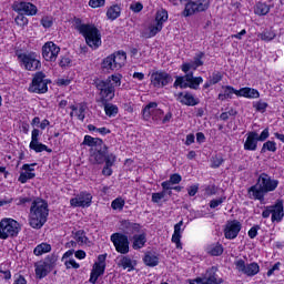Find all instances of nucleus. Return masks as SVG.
Here are the masks:
<instances>
[{
	"instance_id": "obj_1",
	"label": "nucleus",
	"mask_w": 284,
	"mask_h": 284,
	"mask_svg": "<svg viewBox=\"0 0 284 284\" xmlns=\"http://www.w3.org/2000/svg\"><path fill=\"white\" fill-rule=\"evenodd\" d=\"M276 187H278V180L272 179L267 173H261L255 185L247 190L248 199L263 203L265 201V194L274 192Z\"/></svg>"
},
{
	"instance_id": "obj_2",
	"label": "nucleus",
	"mask_w": 284,
	"mask_h": 284,
	"mask_svg": "<svg viewBox=\"0 0 284 284\" xmlns=\"http://www.w3.org/2000/svg\"><path fill=\"white\" fill-rule=\"evenodd\" d=\"M50 215V209L48 201L37 197L32 201L29 214V225L33 230H41L45 223H48V216Z\"/></svg>"
},
{
	"instance_id": "obj_3",
	"label": "nucleus",
	"mask_w": 284,
	"mask_h": 284,
	"mask_svg": "<svg viewBox=\"0 0 284 284\" xmlns=\"http://www.w3.org/2000/svg\"><path fill=\"white\" fill-rule=\"evenodd\" d=\"M75 30L84 37L87 45L97 50L101 45V31L94 24H85L81 19H75Z\"/></svg>"
},
{
	"instance_id": "obj_4",
	"label": "nucleus",
	"mask_w": 284,
	"mask_h": 284,
	"mask_svg": "<svg viewBox=\"0 0 284 284\" xmlns=\"http://www.w3.org/2000/svg\"><path fill=\"white\" fill-rule=\"evenodd\" d=\"M21 232V225L17 220L4 217L0 221V239L8 241V239H17Z\"/></svg>"
},
{
	"instance_id": "obj_5",
	"label": "nucleus",
	"mask_w": 284,
	"mask_h": 284,
	"mask_svg": "<svg viewBox=\"0 0 284 284\" xmlns=\"http://www.w3.org/2000/svg\"><path fill=\"white\" fill-rule=\"evenodd\" d=\"M128 54L125 51H118L108 55L101 63L102 70L105 72H114V70H121L125 65Z\"/></svg>"
},
{
	"instance_id": "obj_6",
	"label": "nucleus",
	"mask_w": 284,
	"mask_h": 284,
	"mask_svg": "<svg viewBox=\"0 0 284 284\" xmlns=\"http://www.w3.org/2000/svg\"><path fill=\"white\" fill-rule=\"evenodd\" d=\"M201 83H203V78H194V72H189L184 77L176 75L173 88H181V90H185L187 88L191 90H199Z\"/></svg>"
},
{
	"instance_id": "obj_7",
	"label": "nucleus",
	"mask_w": 284,
	"mask_h": 284,
	"mask_svg": "<svg viewBox=\"0 0 284 284\" xmlns=\"http://www.w3.org/2000/svg\"><path fill=\"white\" fill-rule=\"evenodd\" d=\"M48 83H52V80L48 79L44 72L38 71L33 74L32 81L29 85V92L34 94H45L48 92Z\"/></svg>"
},
{
	"instance_id": "obj_8",
	"label": "nucleus",
	"mask_w": 284,
	"mask_h": 284,
	"mask_svg": "<svg viewBox=\"0 0 284 284\" xmlns=\"http://www.w3.org/2000/svg\"><path fill=\"white\" fill-rule=\"evenodd\" d=\"M184 1V10H183V17H192V14H196V12H205L210 9V2H201L203 0H199L197 2H194L192 0H182Z\"/></svg>"
},
{
	"instance_id": "obj_9",
	"label": "nucleus",
	"mask_w": 284,
	"mask_h": 284,
	"mask_svg": "<svg viewBox=\"0 0 284 284\" xmlns=\"http://www.w3.org/2000/svg\"><path fill=\"white\" fill-rule=\"evenodd\" d=\"M97 90L100 91V94L102 97V102L105 101H112V98L114 97V84L108 78L106 80H98L95 81Z\"/></svg>"
},
{
	"instance_id": "obj_10",
	"label": "nucleus",
	"mask_w": 284,
	"mask_h": 284,
	"mask_svg": "<svg viewBox=\"0 0 284 284\" xmlns=\"http://www.w3.org/2000/svg\"><path fill=\"white\" fill-rule=\"evenodd\" d=\"M111 241L119 254H128V252H130V240H128V235L113 233L111 235Z\"/></svg>"
},
{
	"instance_id": "obj_11",
	"label": "nucleus",
	"mask_w": 284,
	"mask_h": 284,
	"mask_svg": "<svg viewBox=\"0 0 284 284\" xmlns=\"http://www.w3.org/2000/svg\"><path fill=\"white\" fill-rule=\"evenodd\" d=\"M173 81L172 75L165 71H155L151 74L153 88H165V85H170Z\"/></svg>"
},
{
	"instance_id": "obj_12",
	"label": "nucleus",
	"mask_w": 284,
	"mask_h": 284,
	"mask_svg": "<svg viewBox=\"0 0 284 284\" xmlns=\"http://www.w3.org/2000/svg\"><path fill=\"white\" fill-rule=\"evenodd\" d=\"M39 136H41V131L39 129H33L31 132V142L29 144L30 150H33V152H37L38 154L41 152L52 153V149L39 142Z\"/></svg>"
},
{
	"instance_id": "obj_13",
	"label": "nucleus",
	"mask_w": 284,
	"mask_h": 284,
	"mask_svg": "<svg viewBox=\"0 0 284 284\" xmlns=\"http://www.w3.org/2000/svg\"><path fill=\"white\" fill-rule=\"evenodd\" d=\"M216 272H219V268L216 266L210 267L205 272L203 277H196L195 278V283H200V284H222L223 278L219 277Z\"/></svg>"
},
{
	"instance_id": "obj_14",
	"label": "nucleus",
	"mask_w": 284,
	"mask_h": 284,
	"mask_svg": "<svg viewBox=\"0 0 284 284\" xmlns=\"http://www.w3.org/2000/svg\"><path fill=\"white\" fill-rule=\"evenodd\" d=\"M235 268L237 272H241L242 274H245L246 276H256L261 272V266H258V263H250L245 264L243 260H237L235 262Z\"/></svg>"
},
{
	"instance_id": "obj_15",
	"label": "nucleus",
	"mask_w": 284,
	"mask_h": 284,
	"mask_svg": "<svg viewBox=\"0 0 284 284\" xmlns=\"http://www.w3.org/2000/svg\"><path fill=\"white\" fill-rule=\"evenodd\" d=\"M19 59L23 63L26 70H29L30 72H34V70L41 68V61L37 59L34 53H21L19 54Z\"/></svg>"
},
{
	"instance_id": "obj_16",
	"label": "nucleus",
	"mask_w": 284,
	"mask_h": 284,
	"mask_svg": "<svg viewBox=\"0 0 284 284\" xmlns=\"http://www.w3.org/2000/svg\"><path fill=\"white\" fill-rule=\"evenodd\" d=\"M12 10L18 12V14H26L27 17H34L39 12V9L32 2H14Z\"/></svg>"
},
{
	"instance_id": "obj_17",
	"label": "nucleus",
	"mask_w": 284,
	"mask_h": 284,
	"mask_svg": "<svg viewBox=\"0 0 284 284\" xmlns=\"http://www.w3.org/2000/svg\"><path fill=\"white\" fill-rule=\"evenodd\" d=\"M59 52H61V48H59L54 42H45L42 47V57L45 61H57Z\"/></svg>"
},
{
	"instance_id": "obj_18",
	"label": "nucleus",
	"mask_w": 284,
	"mask_h": 284,
	"mask_svg": "<svg viewBox=\"0 0 284 284\" xmlns=\"http://www.w3.org/2000/svg\"><path fill=\"white\" fill-rule=\"evenodd\" d=\"M243 229V224L239 222V220L227 221L224 227V236L229 241H234L239 233Z\"/></svg>"
},
{
	"instance_id": "obj_19",
	"label": "nucleus",
	"mask_w": 284,
	"mask_h": 284,
	"mask_svg": "<svg viewBox=\"0 0 284 284\" xmlns=\"http://www.w3.org/2000/svg\"><path fill=\"white\" fill-rule=\"evenodd\" d=\"M72 207H90L92 205V194L81 192L77 197L70 200Z\"/></svg>"
},
{
	"instance_id": "obj_20",
	"label": "nucleus",
	"mask_w": 284,
	"mask_h": 284,
	"mask_svg": "<svg viewBox=\"0 0 284 284\" xmlns=\"http://www.w3.org/2000/svg\"><path fill=\"white\" fill-rule=\"evenodd\" d=\"M176 101L181 103L182 105H187L194 108V105H199L201 103V100L199 98H195L194 94L191 92H180L175 94Z\"/></svg>"
},
{
	"instance_id": "obj_21",
	"label": "nucleus",
	"mask_w": 284,
	"mask_h": 284,
	"mask_svg": "<svg viewBox=\"0 0 284 284\" xmlns=\"http://www.w3.org/2000/svg\"><path fill=\"white\" fill-rule=\"evenodd\" d=\"M256 148H258V140L256 138V131H251L247 134V138L244 142V150L248 152H256Z\"/></svg>"
},
{
	"instance_id": "obj_22",
	"label": "nucleus",
	"mask_w": 284,
	"mask_h": 284,
	"mask_svg": "<svg viewBox=\"0 0 284 284\" xmlns=\"http://www.w3.org/2000/svg\"><path fill=\"white\" fill-rule=\"evenodd\" d=\"M272 207V222L274 223V221H276V223H281L284 216L283 202L277 200Z\"/></svg>"
},
{
	"instance_id": "obj_23",
	"label": "nucleus",
	"mask_w": 284,
	"mask_h": 284,
	"mask_svg": "<svg viewBox=\"0 0 284 284\" xmlns=\"http://www.w3.org/2000/svg\"><path fill=\"white\" fill-rule=\"evenodd\" d=\"M156 108H159V103L156 102H150L144 106L142 110V116L144 121H150V118L152 114H154V112H160V114H163V111L161 109L156 110Z\"/></svg>"
},
{
	"instance_id": "obj_24",
	"label": "nucleus",
	"mask_w": 284,
	"mask_h": 284,
	"mask_svg": "<svg viewBox=\"0 0 284 284\" xmlns=\"http://www.w3.org/2000/svg\"><path fill=\"white\" fill-rule=\"evenodd\" d=\"M103 274H105V265L94 264L91 271L89 282L92 284H97V281H99V276H103Z\"/></svg>"
},
{
	"instance_id": "obj_25",
	"label": "nucleus",
	"mask_w": 284,
	"mask_h": 284,
	"mask_svg": "<svg viewBox=\"0 0 284 284\" xmlns=\"http://www.w3.org/2000/svg\"><path fill=\"white\" fill-rule=\"evenodd\" d=\"M121 227L126 232V234H135L136 232H141V224L132 223L130 220H124L121 222Z\"/></svg>"
},
{
	"instance_id": "obj_26",
	"label": "nucleus",
	"mask_w": 284,
	"mask_h": 284,
	"mask_svg": "<svg viewBox=\"0 0 284 284\" xmlns=\"http://www.w3.org/2000/svg\"><path fill=\"white\" fill-rule=\"evenodd\" d=\"M237 97H244L245 99H258L261 93L256 89L245 87L237 91Z\"/></svg>"
},
{
	"instance_id": "obj_27",
	"label": "nucleus",
	"mask_w": 284,
	"mask_h": 284,
	"mask_svg": "<svg viewBox=\"0 0 284 284\" xmlns=\"http://www.w3.org/2000/svg\"><path fill=\"white\" fill-rule=\"evenodd\" d=\"M36 267V276L37 278L41 280V278H45V276L48 274H50L51 268H49L44 262H38L34 264Z\"/></svg>"
},
{
	"instance_id": "obj_28",
	"label": "nucleus",
	"mask_w": 284,
	"mask_h": 284,
	"mask_svg": "<svg viewBox=\"0 0 284 284\" xmlns=\"http://www.w3.org/2000/svg\"><path fill=\"white\" fill-rule=\"evenodd\" d=\"M108 154V145H103L95 149V152L93 154V159L95 163L101 164L105 163V155Z\"/></svg>"
},
{
	"instance_id": "obj_29",
	"label": "nucleus",
	"mask_w": 284,
	"mask_h": 284,
	"mask_svg": "<svg viewBox=\"0 0 284 284\" xmlns=\"http://www.w3.org/2000/svg\"><path fill=\"white\" fill-rule=\"evenodd\" d=\"M121 17V7L119 4H112L106 10V18L110 21H116Z\"/></svg>"
},
{
	"instance_id": "obj_30",
	"label": "nucleus",
	"mask_w": 284,
	"mask_h": 284,
	"mask_svg": "<svg viewBox=\"0 0 284 284\" xmlns=\"http://www.w3.org/2000/svg\"><path fill=\"white\" fill-rule=\"evenodd\" d=\"M234 94L239 97V90L234 89L233 87L226 85L224 87V92L220 93L217 99L220 101H225L226 99H232Z\"/></svg>"
},
{
	"instance_id": "obj_31",
	"label": "nucleus",
	"mask_w": 284,
	"mask_h": 284,
	"mask_svg": "<svg viewBox=\"0 0 284 284\" xmlns=\"http://www.w3.org/2000/svg\"><path fill=\"white\" fill-rule=\"evenodd\" d=\"M70 110H72V112H75V116L79 119V121L85 120V110H88V106L85 104L80 103L78 106L72 104L70 106Z\"/></svg>"
},
{
	"instance_id": "obj_32",
	"label": "nucleus",
	"mask_w": 284,
	"mask_h": 284,
	"mask_svg": "<svg viewBox=\"0 0 284 284\" xmlns=\"http://www.w3.org/2000/svg\"><path fill=\"white\" fill-rule=\"evenodd\" d=\"M83 145H89V148H102L103 145V140L99 139V138H92L90 135H85L84 136V141H83Z\"/></svg>"
},
{
	"instance_id": "obj_33",
	"label": "nucleus",
	"mask_w": 284,
	"mask_h": 284,
	"mask_svg": "<svg viewBox=\"0 0 284 284\" xmlns=\"http://www.w3.org/2000/svg\"><path fill=\"white\" fill-rule=\"evenodd\" d=\"M181 227H183V220L174 225V233L172 235V243L176 244V247H181Z\"/></svg>"
},
{
	"instance_id": "obj_34",
	"label": "nucleus",
	"mask_w": 284,
	"mask_h": 284,
	"mask_svg": "<svg viewBox=\"0 0 284 284\" xmlns=\"http://www.w3.org/2000/svg\"><path fill=\"white\" fill-rule=\"evenodd\" d=\"M118 267H122L123 270H128V272H132L134 270V264H132V258L130 256H121Z\"/></svg>"
},
{
	"instance_id": "obj_35",
	"label": "nucleus",
	"mask_w": 284,
	"mask_h": 284,
	"mask_svg": "<svg viewBox=\"0 0 284 284\" xmlns=\"http://www.w3.org/2000/svg\"><path fill=\"white\" fill-rule=\"evenodd\" d=\"M143 262L148 267H156V265H159V256L146 253L143 257Z\"/></svg>"
},
{
	"instance_id": "obj_36",
	"label": "nucleus",
	"mask_w": 284,
	"mask_h": 284,
	"mask_svg": "<svg viewBox=\"0 0 284 284\" xmlns=\"http://www.w3.org/2000/svg\"><path fill=\"white\" fill-rule=\"evenodd\" d=\"M104 105V112L106 114V116H115L116 114H119V106H116L115 104L112 103H108V100H105L104 102H102Z\"/></svg>"
},
{
	"instance_id": "obj_37",
	"label": "nucleus",
	"mask_w": 284,
	"mask_h": 284,
	"mask_svg": "<svg viewBox=\"0 0 284 284\" xmlns=\"http://www.w3.org/2000/svg\"><path fill=\"white\" fill-rule=\"evenodd\" d=\"M52 251V246L48 243H41L39 244L34 250L33 254L36 256H42V254H48V252Z\"/></svg>"
},
{
	"instance_id": "obj_38",
	"label": "nucleus",
	"mask_w": 284,
	"mask_h": 284,
	"mask_svg": "<svg viewBox=\"0 0 284 284\" xmlns=\"http://www.w3.org/2000/svg\"><path fill=\"white\" fill-rule=\"evenodd\" d=\"M254 12L258 17H265V14H270V6L263 2H257Z\"/></svg>"
},
{
	"instance_id": "obj_39",
	"label": "nucleus",
	"mask_w": 284,
	"mask_h": 284,
	"mask_svg": "<svg viewBox=\"0 0 284 284\" xmlns=\"http://www.w3.org/2000/svg\"><path fill=\"white\" fill-rule=\"evenodd\" d=\"M133 240V250H141L148 242L145 234L134 235Z\"/></svg>"
},
{
	"instance_id": "obj_40",
	"label": "nucleus",
	"mask_w": 284,
	"mask_h": 284,
	"mask_svg": "<svg viewBox=\"0 0 284 284\" xmlns=\"http://www.w3.org/2000/svg\"><path fill=\"white\" fill-rule=\"evenodd\" d=\"M57 261H59V256L51 254L47 256L42 263H44V265L52 271L57 266Z\"/></svg>"
},
{
	"instance_id": "obj_41",
	"label": "nucleus",
	"mask_w": 284,
	"mask_h": 284,
	"mask_svg": "<svg viewBox=\"0 0 284 284\" xmlns=\"http://www.w3.org/2000/svg\"><path fill=\"white\" fill-rule=\"evenodd\" d=\"M277 148H276V142L268 140L266 141L262 149H261V154H265L266 152H276Z\"/></svg>"
},
{
	"instance_id": "obj_42",
	"label": "nucleus",
	"mask_w": 284,
	"mask_h": 284,
	"mask_svg": "<svg viewBox=\"0 0 284 284\" xmlns=\"http://www.w3.org/2000/svg\"><path fill=\"white\" fill-rule=\"evenodd\" d=\"M207 252L211 254V256H221V254H223V244H213L207 247Z\"/></svg>"
},
{
	"instance_id": "obj_43",
	"label": "nucleus",
	"mask_w": 284,
	"mask_h": 284,
	"mask_svg": "<svg viewBox=\"0 0 284 284\" xmlns=\"http://www.w3.org/2000/svg\"><path fill=\"white\" fill-rule=\"evenodd\" d=\"M260 39L262 41H273V39H276V33L272 29H265L262 33H260Z\"/></svg>"
},
{
	"instance_id": "obj_44",
	"label": "nucleus",
	"mask_w": 284,
	"mask_h": 284,
	"mask_svg": "<svg viewBox=\"0 0 284 284\" xmlns=\"http://www.w3.org/2000/svg\"><path fill=\"white\" fill-rule=\"evenodd\" d=\"M149 30L150 32H149L148 39H152V37H156V34H159V32L163 30V26L161 23L154 22L149 27Z\"/></svg>"
},
{
	"instance_id": "obj_45",
	"label": "nucleus",
	"mask_w": 284,
	"mask_h": 284,
	"mask_svg": "<svg viewBox=\"0 0 284 284\" xmlns=\"http://www.w3.org/2000/svg\"><path fill=\"white\" fill-rule=\"evenodd\" d=\"M73 239L80 243V245H85L88 243V236H85V231L79 230L74 233Z\"/></svg>"
},
{
	"instance_id": "obj_46",
	"label": "nucleus",
	"mask_w": 284,
	"mask_h": 284,
	"mask_svg": "<svg viewBox=\"0 0 284 284\" xmlns=\"http://www.w3.org/2000/svg\"><path fill=\"white\" fill-rule=\"evenodd\" d=\"M34 176H37V174L33 172L24 171L20 173L18 181H20V183H28V181H30V179H34Z\"/></svg>"
},
{
	"instance_id": "obj_47",
	"label": "nucleus",
	"mask_w": 284,
	"mask_h": 284,
	"mask_svg": "<svg viewBox=\"0 0 284 284\" xmlns=\"http://www.w3.org/2000/svg\"><path fill=\"white\" fill-rule=\"evenodd\" d=\"M165 21H168V11H165V10L158 11L156 16H155V22L163 26V23H165Z\"/></svg>"
},
{
	"instance_id": "obj_48",
	"label": "nucleus",
	"mask_w": 284,
	"mask_h": 284,
	"mask_svg": "<svg viewBox=\"0 0 284 284\" xmlns=\"http://www.w3.org/2000/svg\"><path fill=\"white\" fill-rule=\"evenodd\" d=\"M124 206H125V200L122 197H116L111 203L112 210H123Z\"/></svg>"
},
{
	"instance_id": "obj_49",
	"label": "nucleus",
	"mask_w": 284,
	"mask_h": 284,
	"mask_svg": "<svg viewBox=\"0 0 284 284\" xmlns=\"http://www.w3.org/2000/svg\"><path fill=\"white\" fill-rule=\"evenodd\" d=\"M14 21L17 26H20V28H26V26H28V18L23 13H19Z\"/></svg>"
},
{
	"instance_id": "obj_50",
	"label": "nucleus",
	"mask_w": 284,
	"mask_h": 284,
	"mask_svg": "<svg viewBox=\"0 0 284 284\" xmlns=\"http://www.w3.org/2000/svg\"><path fill=\"white\" fill-rule=\"evenodd\" d=\"M253 108L256 110V112H265V110H267L268 104L267 102H263V100H260L255 103H253Z\"/></svg>"
},
{
	"instance_id": "obj_51",
	"label": "nucleus",
	"mask_w": 284,
	"mask_h": 284,
	"mask_svg": "<svg viewBox=\"0 0 284 284\" xmlns=\"http://www.w3.org/2000/svg\"><path fill=\"white\" fill-rule=\"evenodd\" d=\"M210 80L213 82V85H216V83L223 81V74L220 71H214L210 77Z\"/></svg>"
},
{
	"instance_id": "obj_52",
	"label": "nucleus",
	"mask_w": 284,
	"mask_h": 284,
	"mask_svg": "<svg viewBox=\"0 0 284 284\" xmlns=\"http://www.w3.org/2000/svg\"><path fill=\"white\" fill-rule=\"evenodd\" d=\"M203 57H205V53L200 52L199 54L195 55L194 58V64H193V70H196V68H201L203 65Z\"/></svg>"
},
{
	"instance_id": "obj_53",
	"label": "nucleus",
	"mask_w": 284,
	"mask_h": 284,
	"mask_svg": "<svg viewBox=\"0 0 284 284\" xmlns=\"http://www.w3.org/2000/svg\"><path fill=\"white\" fill-rule=\"evenodd\" d=\"M116 162V155L114 154H105V160L104 163L105 165H108V168H112V165H114V163Z\"/></svg>"
},
{
	"instance_id": "obj_54",
	"label": "nucleus",
	"mask_w": 284,
	"mask_h": 284,
	"mask_svg": "<svg viewBox=\"0 0 284 284\" xmlns=\"http://www.w3.org/2000/svg\"><path fill=\"white\" fill-rule=\"evenodd\" d=\"M256 139L257 141H261V142L267 141V139H270V129L268 128L264 129L260 135L258 133H256Z\"/></svg>"
},
{
	"instance_id": "obj_55",
	"label": "nucleus",
	"mask_w": 284,
	"mask_h": 284,
	"mask_svg": "<svg viewBox=\"0 0 284 284\" xmlns=\"http://www.w3.org/2000/svg\"><path fill=\"white\" fill-rule=\"evenodd\" d=\"M225 202V197H219L217 200H211L210 207L211 210H215L219 205H222Z\"/></svg>"
},
{
	"instance_id": "obj_56",
	"label": "nucleus",
	"mask_w": 284,
	"mask_h": 284,
	"mask_svg": "<svg viewBox=\"0 0 284 284\" xmlns=\"http://www.w3.org/2000/svg\"><path fill=\"white\" fill-rule=\"evenodd\" d=\"M162 199H165V195L162 191L158 193H152V203H161Z\"/></svg>"
},
{
	"instance_id": "obj_57",
	"label": "nucleus",
	"mask_w": 284,
	"mask_h": 284,
	"mask_svg": "<svg viewBox=\"0 0 284 284\" xmlns=\"http://www.w3.org/2000/svg\"><path fill=\"white\" fill-rule=\"evenodd\" d=\"M89 6L90 8H103V6H105V0H90Z\"/></svg>"
},
{
	"instance_id": "obj_58",
	"label": "nucleus",
	"mask_w": 284,
	"mask_h": 284,
	"mask_svg": "<svg viewBox=\"0 0 284 284\" xmlns=\"http://www.w3.org/2000/svg\"><path fill=\"white\" fill-rule=\"evenodd\" d=\"M67 270H70L71 267H73V270H79L81 267V265H79V263H77V261L74 260H69L64 263Z\"/></svg>"
},
{
	"instance_id": "obj_59",
	"label": "nucleus",
	"mask_w": 284,
	"mask_h": 284,
	"mask_svg": "<svg viewBox=\"0 0 284 284\" xmlns=\"http://www.w3.org/2000/svg\"><path fill=\"white\" fill-rule=\"evenodd\" d=\"M70 63H72V60L70 59V57H62L59 65L60 68H69Z\"/></svg>"
},
{
	"instance_id": "obj_60",
	"label": "nucleus",
	"mask_w": 284,
	"mask_h": 284,
	"mask_svg": "<svg viewBox=\"0 0 284 284\" xmlns=\"http://www.w3.org/2000/svg\"><path fill=\"white\" fill-rule=\"evenodd\" d=\"M123 77L121 74H112L111 77H109L110 81H113V83L115 84L116 88H119L121 85V79Z\"/></svg>"
},
{
	"instance_id": "obj_61",
	"label": "nucleus",
	"mask_w": 284,
	"mask_h": 284,
	"mask_svg": "<svg viewBox=\"0 0 284 284\" xmlns=\"http://www.w3.org/2000/svg\"><path fill=\"white\" fill-rule=\"evenodd\" d=\"M258 230H261V225H254L253 227L250 229L248 236L251 239H254L255 236H258Z\"/></svg>"
},
{
	"instance_id": "obj_62",
	"label": "nucleus",
	"mask_w": 284,
	"mask_h": 284,
	"mask_svg": "<svg viewBox=\"0 0 284 284\" xmlns=\"http://www.w3.org/2000/svg\"><path fill=\"white\" fill-rule=\"evenodd\" d=\"M52 18L50 17H44L41 19V26H43V28H52Z\"/></svg>"
},
{
	"instance_id": "obj_63",
	"label": "nucleus",
	"mask_w": 284,
	"mask_h": 284,
	"mask_svg": "<svg viewBox=\"0 0 284 284\" xmlns=\"http://www.w3.org/2000/svg\"><path fill=\"white\" fill-rule=\"evenodd\" d=\"M171 183H173L174 185H179V183L182 181L181 174L179 173H174L170 176L169 180Z\"/></svg>"
},
{
	"instance_id": "obj_64",
	"label": "nucleus",
	"mask_w": 284,
	"mask_h": 284,
	"mask_svg": "<svg viewBox=\"0 0 284 284\" xmlns=\"http://www.w3.org/2000/svg\"><path fill=\"white\" fill-rule=\"evenodd\" d=\"M130 10H132V12H141V10H143V3L136 2L131 4Z\"/></svg>"
}]
</instances>
